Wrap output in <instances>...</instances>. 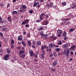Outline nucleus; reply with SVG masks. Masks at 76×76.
<instances>
[{"label": "nucleus", "mask_w": 76, "mask_h": 76, "mask_svg": "<svg viewBox=\"0 0 76 76\" xmlns=\"http://www.w3.org/2000/svg\"><path fill=\"white\" fill-rule=\"evenodd\" d=\"M70 53V50H64L63 52V54L66 55V57H69Z\"/></svg>", "instance_id": "f257e3e1"}, {"label": "nucleus", "mask_w": 76, "mask_h": 76, "mask_svg": "<svg viewBox=\"0 0 76 76\" xmlns=\"http://www.w3.org/2000/svg\"><path fill=\"white\" fill-rule=\"evenodd\" d=\"M40 35H41V37H42L43 38H45V39H48V38L47 37L48 36V34H44L43 33H40Z\"/></svg>", "instance_id": "f03ea898"}, {"label": "nucleus", "mask_w": 76, "mask_h": 76, "mask_svg": "<svg viewBox=\"0 0 76 76\" xmlns=\"http://www.w3.org/2000/svg\"><path fill=\"white\" fill-rule=\"evenodd\" d=\"M29 23V20H24L22 23V25H26Z\"/></svg>", "instance_id": "7ed1b4c3"}, {"label": "nucleus", "mask_w": 76, "mask_h": 76, "mask_svg": "<svg viewBox=\"0 0 76 76\" xmlns=\"http://www.w3.org/2000/svg\"><path fill=\"white\" fill-rule=\"evenodd\" d=\"M57 33H58V37H60L61 36V34H63V31H62V30H58L57 31Z\"/></svg>", "instance_id": "20e7f679"}, {"label": "nucleus", "mask_w": 76, "mask_h": 76, "mask_svg": "<svg viewBox=\"0 0 76 76\" xmlns=\"http://www.w3.org/2000/svg\"><path fill=\"white\" fill-rule=\"evenodd\" d=\"M29 53H30V55L31 57H33L34 55V53L32 50H29Z\"/></svg>", "instance_id": "39448f33"}, {"label": "nucleus", "mask_w": 76, "mask_h": 76, "mask_svg": "<svg viewBox=\"0 0 76 76\" xmlns=\"http://www.w3.org/2000/svg\"><path fill=\"white\" fill-rule=\"evenodd\" d=\"M9 57V54H7L6 55H5L4 57V59L5 60H8V57Z\"/></svg>", "instance_id": "423d86ee"}, {"label": "nucleus", "mask_w": 76, "mask_h": 76, "mask_svg": "<svg viewBox=\"0 0 76 76\" xmlns=\"http://www.w3.org/2000/svg\"><path fill=\"white\" fill-rule=\"evenodd\" d=\"M58 63V61H54L52 64L53 67H54L56 65H57Z\"/></svg>", "instance_id": "0eeeda50"}, {"label": "nucleus", "mask_w": 76, "mask_h": 76, "mask_svg": "<svg viewBox=\"0 0 76 76\" xmlns=\"http://www.w3.org/2000/svg\"><path fill=\"white\" fill-rule=\"evenodd\" d=\"M50 6L51 7H53V8H54V9H56V6L55 5H53L54 4L53 3V2H51L50 3Z\"/></svg>", "instance_id": "6e6552de"}, {"label": "nucleus", "mask_w": 76, "mask_h": 76, "mask_svg": "<svg viewBox=\"0 0 76 76\" xmlns=\"http://www.w3.org/2000/svg\"><path fill=\"white\" fill-rule=\"evenodd\" d=\"M48 21H47V20H46V21H44L43 22V23H42V25H47L48 24Z\"/></svg>", "instance_id": "1a4fd4ad"}, {"label": "nucleus", "mask_w": 76, "mask_h": 76, "mask_svg": "<svg viewBox=\"0 0 76 76\" xmlns=\"http://www.w3.org/2000/svg\"><path fill=\"white\" fill-rule=\"evenodd\" d=\"M75 48H76V46H75V45H74L71 47V48H70V49L71 50H75Z\"/></svg>", "instance_id": "9d476101"}, {"label": "nucleus", "mask_w": 76, "mask_h": 76, "mask_svg": "<svg viewBox=\"0 0 76 76\" xmlns=\"http://www.w3.org/2000/svg\"><path fill=\"white\" fill-rule=\"evenodd\" d=\"M18 40L19 41H21V40L22 39V37L20 35L18 36Z\"/></svg>", "instance_id": "9b49d317"}, {"label": "nucleus", "mask_w": 76, "mask_h": 76, "mask_svg": "<svg viewBox=\"0 0 76 76\" xmlns=\"http://www.w3.org/2000/svg\"><path fill=\"white\" fill-rule=\"evenodd\" d=\"M60 25H67V23H66V21H64L63 23L62 22L60 23Z\"/></svg>", "instance_id": "f8f14e48"}, {"label": "nucleus", "mask_w": 76, "mask_h": 76, "mask_svg": "<svg viewBox=\"0 0 76 76\" xmlns=\"http://www.w3.org/2000/svg\"><path fill=\"white\" fill-rule=\"evenodd\" d=\"M62 20H63L65 22H66V21H67L69 20V18H62L61 19Z\"/></svg>", "instance_id": "ddd939ff"}, {"label": "nucleus", "mask_w": 76, "mask_h": 76, "mask_svg": "<svg viewBox=\"0 0 76 76\" xmlns=\"http://www.w3.org/2000/svg\"><path fill=\"white\" fill-rule=\"evenodd\" d=\"M75 30V28H71L69 29V32H72L74 31Z\"/></svg>", "instance_id": "4468645a"}, {"label": "nucleus", "mask_w": 76, "mask_h": 76, "mask_svg": "<svg viewBox=\"0 0 76 76\" xmlns=\"http://www.w3.org/2000/svg\"><path fill=\"white\" fill-rule=\"evenodd\" d=\"M62 47L63 48H65V49H66L67 48H68V47H67V46L66 44L63 45H62Z\"/></svg>", "instance_id": "2eb2a0df"}, {"label": "nucleus", "mask_w": 76, "mask_h": 76, "mask_svg": "<svg viewBox=\"0 0 76 76\" xmlns=\"http://www.w3.org/2000/svg\"><path fill=\"white\" fill-rule=\"evenodd\" d=\"M20 57H22L23 58H24L25 57V54H23L20 56Z\"/></svg>", "instance_id": "dca6fc26"}, {"label": "nucleus", "mask_w": 76, "mask_h": 76, "mask_svg": "<svg viewBox=\"0 0 76 76\" xmlns=\"http://www.w3.org/2000/svg\"><path fill=\"white\" fill-rule=\"evenodd\" d=\"M37 45H41V41L39 40H38L37 41Z\"/></svg>", "instance_id": "f3484780"}, {"label": "nucleus", "mask_w": 76, "mask_h": 76, "mask_svg": "<svg viewBox=\"0 0 76 76\" xmlns=\"http://www.w3.org/2000/svg\"><path fill=\"white\" fill-rule=\"evenodd\" d=\"M63 37H66V31L64 32L63 34Z\"/></svg>", "instance_id": "a211bd4d"}, {"label": "nucleus", "mask_w": 76, "mask_h": 76, "mask_svg": "<svg viewBox=\"0 0 76 76\" xmlns=\"http://www.w3.org/2000/svg\"><path fill=\"white\" fill-rule=\"evenodd\" d=\"M22 44L23 47H25L26 46V44H25V42L22 41Z\"/></svg>", "instance_id": "6ab92c4d"}, {"label": "nucleus", "mask_w": 76, "mask_h": 76, "mask_svg": "<svg viewBox=\"0 0 76 76\" xmlns=\"http://www.w3.org/2000/svg\"><path fill=\"white\" fill-rule=\"evenodd\" d=\"M51 38H52V39H54V40H56V39H57V37L54 36H52Z\"/></svg>", "instance_id": "aec40b11"}, {"label": "nucleus", "mask_w": 76, "mask_h": 76, "mask_svg": "<svg viewBox=\"0 0 76 76\" xmlns=\"http://www.w3.org/2000/svg\"><path fill=\"white\" fill-rule=\"evenodd\" d=\"M53 46H54V44L53 45L51 44H50L49 45V47L50 48H52L53 47Z\"/></svg>", "instance_id": "412c9836"}, {"label": "nucleus", "mask_w": 76, "mask_h": 76, "mask_svg": "<svg viewBox=\"0 0 76 76\" xmlns=\"http://www.w3.org/2000/svg\"><path fill=\"white\" fill-rule=\"evenodd\" d=\"M39 3L38 2H37L34 4V7H35L37 5V4H39Z\"/></svg>", "instance_id": "4be33fe9"}, {"label": "nucleus", "mask_w": 76, "mask_h": 76, "mask_svg": "<svg viewBox=\"0 0 76 76\" xmlns=\"http://www.w3.org/2000/svg\"><path fill=\"white\" fill-rule=\"evenodd\" d=\"M7 53H8V54H10V52L11 51V50H10L9 49H7Z\"/></svg>", "instance_id": "5701e85b"}, {"label": "nucleus", "mask_w": 76, "mask_h": 76, "mask_svg": "<svg viewBox=\"0 0 76 76\" xmlns=\"http://www.w3.org/2000/svg\"><path fill=\"white\" fill-rule=\"evenodd\" d=\"M22 7L23 9H26V6H25V5H22Z\"/></svg>", "instance_id": "b1692460"}, {"label": "nucleus", "mask_w": 76, "mask_h": 76, "mask_svg": "<svg viewBox=\"0 0 76 76\" xmlns=\"http://www.w3.org/2000/svg\"><path fill=\"white\" fill-rule=\"evenodd\" d=\"M66 45L68 47H69L70 46V43L69 42H68L67 43H66Z\"/></svg>", "instance_id": "393cba45"}, {"label": "nucleus", "mask_w": 76, "mask_h": 76, "mask_svg": "<svg viewBox=\"0 0 76 76\" xmlns=\"http://www.w3.org/2000/svg\"><path fill=\"white\" fill-rule=\"evenodd\" d=\"M28 45L29 46H31V41L30 40L28 41Z\"/></svg>", "instance_id": "a878e982"}, {"label": "nucleus", "mask_w": 76, "mask_h": 76, "mask_svg": "<svg viewBox=\"0 0 76 76\" xmlns=\"http://www.w3.org/2000/svg\"><path fill=\"white\" fill-rule=\"evenodd\" d=\"M53 54L55 57H57V54H56V52L55 51L53 52Z\"/></svg>", "instance_id": "bb28decb"}, {"label": "nucleus", "mask_w": 76, "mask_h": 76, "mask_svg": "<svg viewBox=\"0 0 76 76\" xmlns=\"http://www.w3.org/2000/svg\"><path fill=\"white\" fill-rule=\"evenodd\" d=\"M8 19L9 22H10L12 20V18L8 17Z\"/></svg>", "instance_id": "cd10ccee"}, {"label": "nucleus", "mask_w": 76, "mask_h": 76, "mask_svg": "<svg viewBox=\"0 0 76 76\" xmlns=\"http://www.w3.org/2000/svg\"><path fill=\"white\" fill-rule=\"evenodd\" d=\"M45 15V13H42L40 15V16H44Z\"/></svg>", "instance_id": "c85d7f7f"}, {"label": "nucleus", "mask_w": 76, "mask_h": 76, "mask_svg": "<svg viewBox=\"0 0 76 76\" xmlns=\"http://www.w3.org/2000/svg\"><path fill=\"white\" fill-rule=\"evenodd\" d=\"M12 13L13 15H14V14H17V13H18V12L14 11L12 12Z\"/></svg>", "instance_id": "c756f323"}, {"label": "nucleus", "mask_w": 76, "mask_h": 76, "mask_svg": "<svg viewBox=\"0 0 76 76\" xmlns=\"http://www.w3.org/2000/svg\"><path fill=\"white\" fill-rule=\"evenodd\" d=\"M60 50V49L59 48H57L55 49L56 51H57V52H59Z\"/></svg>", "instance_id": "7c9ffc66"}, {"label": "nucleus", "mask_w": 76, "mask_h": 76, "mask_svg": "<svg viewBox=\"0 0 76 76\" xmlns=\"http://www.w3.org/2000/svg\"><path fill=\"white\" fill-rule=\"evenodd\" d=\"M40 56H41L42 58H44V54H41L40 55Z\"/></svg>", "instance_id": "2f4dec72"}, {"label": "nucleus", "mask_w": 76, "mask_h": 76, "mask_svg": "<svg viewBox=\"0 0 76 76\" xmlns=\"http://www.w3.org/2000/svg\"><path fill=\"white\" fill-rule=\"evenodd\" d=\"M11 44H12V45H13L14 44V40L13 39L11 41Z\"/></svg>", "instance_id": "473e14b6"}, {"label": "nucleus", "mask_w": 76, "mask_h": 76, "mask_svg": "<svg viewBox=\"0 0 76 76\" xmlns=\"http://www.w3.org/2000/svg\"><path fill=\"white\" fill-rule=\"evenodd\" d=\"M62 4L63 6H66V2H63L62 3Z\"/></svg>", "instance_id": "72a5a7b5"}, {"label": "nucleus", "mask_w": 76, "mask_h": 76, "mask_svg": "<svg viewBox=\"0 0 76 76\" xmlns=\"http://www.w3.org/2000/svg\"><path fill=\"white\" fill-rule=\"evenodd\" d=\"M46 7H48V9H49L48 7H51V6H50V4H47Z\"/></svg>", "instance_id": "f704fd0d"}, {"label": "nucleus", "mask_w": 76, "mask_h": 76, "mask_svg": "<svg viewBox=\"0 0 76 76\" xmlns=\"http://www.w3.org/2000/svg\"><path fill=\"white\" fill-rule=\"evenodd\" d=\"M27 37H28V38H29L30 37V34L29 33H28L26 35Z\"/></svg>", "instance_id": "c9c22d12"}, {"label": "nucleus", "mask_w": 76, "mask_h": 76, "mask_svg": "<svg viewBox=\"0 0 76 76\" xmlns=\"http://www.w3.org/2000/svg\"><path fill=\"white\" fill-rule=\"evenodd\" d=\"M44 29L43 27H40V28L38 29V31H41V30H42V29Z\"/></svg>", "instance_id": "e433bc0d"}, {"label": "nucleus", "mask_w": 76, "mask_h": 76, "mask_svg": "<svg viewBox=\"0 0 76 76\" xmlns=\"http://www.w3.org/2000/svg\"><path fill=\"white\" fill-rule=\"evenodd\" d=\"M58 45H61L62 44V42L61 41H59V42L58 43Z\"/></svg>", "instance_id": "4c0bfd02"}, {"label": "nucleus", "mask_w": 76, "mask_h": 76, "mask_svg": "<svg viewBox=\"0 0 76 76\" xmlns=\"http://www.w3.org/2000/svg\"><path fill=\"white\" fill-rule=\"evenodd\" d=\"M46 18L47 19H48V18H49V15H46Z\"/></svg>", "instance_id": "58836bf2"}, {"label": "nucleus", "mask_w": 76, "mask_h": 76, "mask_svg": "<svg viewBox=\"0 0 76 76\" xmlns=\"http://www.w3.org/2000/svg\"><path fill=\"white\" fill-rule=\"evenodd\" d=\"M22 54H23L22 50H20V53H19L20 55H22Z\"/></svg>", "instance_id": "ea45409f"}, {"label": "nucleus", "mask_w": 76, "mask_h": 76, "mask_svg": "<svg viewBox=\"0 0 76 76\" xmlns=\"http://www.w3.org/2000/svg\"><path fill=\"white\" fill-rule=\"evenodd\" d=\"M7 30V28H4L2 29V31H6Z\"/></svg>", "instance_id": "a19ab883"}, {"label": "nucleus", "mask_w": 76, "mask_h": 76, "mask_svg": "<svg viewBox=\"0 0 76 76\" xmlns=\"http://www.w3.org/2000/svg\"><path fill=\"white\" fill-rule=\"evenodd\" d=\"M42 16H40L39 17V18L40 19V20H42L43 19H42Z\"/></svg>", "instance_id": "79ce46f5"}, {"label": "nucleus", "mask_w": 76, "mask_h": 76, "mask_svg": "<svg viewBox=\"0 0 76 76\" xmlns=\"http://www.w3.org/2000/svg\"><path fill=\"white\" fill-rule=\"evenodd\" d=\"M34 57L36 58H37V57H38V55L37 54H34Z\"/></svg>", "instance_id": "37998d69"}, {"label": "nucleus", "mask_w": 76, "mask_h": 76, "mask_svg": "<svg viewBox=\"0 0 76 76\" xmlns=\"http://www.w3.org/2000/svg\"><path fill=\"white\" fill-rule=\"evenodd\" d=\"M30 13H33V11H32L31 10H29Z\"/></svg>", "instance_id": "c03bdc74"}, {"label": "nucleus", "mask_w": 76, "mask_h": 76, "mask_svg": "<svg viewBox=\"0 0 76 76\" xmlns=\"http://www.w3.org/2000/svg\"><path fill=\"white\" fill-rule=\"evenodd\" d=\"M53 46L54 47H56V48H57L58 47H59V46L58 45H55L54 44H53Z\"/></svg>", "instance_id": "a18cd8bd"}, {"label": "nucleus", "mask_w": 76, "mask_h": 76, "mask_svg": "<svg viewBox=\"0 0 76 76\" xmlns=\"http://www.w3.org/2000/svg\"><path fill=\"white\" fill-rule=\"evenodd\" d=\"M10 4L9 3L7 5V7H10Z\"/></svg>", "instance_id": "49530a36"}, {"label": "nucleus", "mask_w": 76, "mask_h": 76, "mask_svg": "<svg viewBox=\"0 0 76 76\" xmlns=\"http://www.w3.org/2000/svg\"><path fill=\"white\" fill-rule=\"evenodd\" d=\"M53 56V55L52 53H51L50 55V57H52Z\"/></svg>", "instance_id": "de8ad7c7"}, {"label": "nucleus", "mask_w": 76, "mask_h": 76, "mask_svg": "<svg viewBox=\"0 0 76 76\" xmlns=\"http://www.w3.org/2000/svg\"><path fill=\"white\" fill-rule=\"evenodd\" d=\"M29 25L28 24H26V25L25 26L26 28H28V27H29Z\"/></svg>", "instance_id": "09e8293b"}, {"label": "nucleus", "mask_w": 76, "mask_h": 76, "mask_svg": "<svg viewBox=\"0 0 76 76\" xmlns=\"http://www.w3.org/2000/svg\"><path fill=\"white\" fill-rule=\"evenodd\" d=\"M43 55H44V56H45V51L43 50Z\"/></svg>", "instance_id": "8fccbe9b"}, {"label": "nucleus", "mask_w": 76, "mask_h": 76, "mask_svg": "<svg viewBox=\"0 0 76 76\" xmlns=\"http://www.w3.org/2000/svg\"><path fill=\"white\" fill-rule=\"evenodd\" d=\"M36 22H40V20H36Z\"/></svg>", "instance_id": "3c124183"}, {"label": "nucleus", "mask_w": 76, "mask_h": 76, "mask_svg": "<svg viewBox=\"0 0 76 76\" xmlns=\"http://www.w3.org/2000/svg\"><path fill=\"white\" fill-rule=\"evenodd\" d=\"M20 48H21L20 46L17 47L18 50H20Z\"/></svg>", "instance_id": "603ef678"}, {"label": "nucleus", "mask_w": 76, "mask_h": 76, "mask_svg": "<svg viewBox=\"0 0 76 76\" xmlns=\"http://www.w3.org/2000/svg\"><path fill=\"white\" fill-rule=\"evenodd\" d=\"M0 6H1L2 7H3V4H0Z\"/></svg>", "instance_id": "864d4df0"}, {"label": "nucleus", "mask_w": 76, "mask_h": 76, "mask_svg": "<svg viewBox=\"0 0 76 76\" xmlns=\"http://www.w3.org/2000/svg\"><path fill=\"white\" fill-rule=\"evenodd\" d=\"M32 48H35V46H34V45H32Z\"/></svg>", "instance_id": "5fc2aeb1"}, {"label": "nucleus", "mask_w": 76, "mask_h": 76, "mask_svg": "<svg viewBox=\"0 0 76 76\" xmlns=\"http://www.w3.org/2000/svg\"><path fill=\"white\" fill-rule=\"evenodd\" d=\"M70 54L71 55H73V52L72 51L70 52Z\"/></svg>", "instance_id": "6e6d98bb"}, {"label": "nucleus", "mask_w": 76, "mask_h": 76, "mask_svg": "<svg viewBox=\"0 0 76 76\" xmlns=\"http://www.w3.org/2000/svg\"><path fill=\"white\" fill-rule=\"evenodd\" d=\"M70 25V22L68 21L67 22V23H66V25Z\"/></svg>", "instance_id": "4d7b16f0"}, {"label": "nucleus", "mask_w": 76, "mask_h": 76, "mask_svg": "<svg viewBox=\"0 0 76 76\" xmlns=\"http://www.w3.org/2000/svg\"><path fill=\"white\" fill-rule=\"evenodd\" d=\"M37 7L38 8V9L40 7V5H39V4H38L37 5Z\"/></svg>", "instance_id": "13d9d810"}, {"label": "nucleus", "mask_w": 76, "mask_h": 76, "mask_svg": "<svg viewBox=\"0 0 76 76\" xmlns=\"http://www.w3.org/2000/svg\"><path fill=\"white\" fill-rule=\"evenodd\" d=\"M33 44L34 45H35V44H36V42L34 41L33 42Z\"/></svg>", "instance_id": "bf43d9fd"}, {"label": "nucleus", "mask_w": 76, "mask_h": 76, "mask_svg": "<svg viewBox=\"0 0 76 76\" xmlns=\"http://www.w3.org/2000/svg\"><path fill=\"white\" fill-rule=\"evenodd\" d=\"M39 1L40 2H43L44 0H39Z\"/></svg>", "instance_id": "052dcab7"}, {"label": "nucleus", "mask_w": 76, "mask_h": 76, "mask_svg": "<svg viewBox=\"0 0 76 76\" xmlns=\"http://www.w3.org/2000/svg\"><path fill=\"white\" fill-rule=\"evenodd\" d=\"M49 51L50 53H51V49L50 48L49 49Z\"/></svg>", "instance_id": "680f3d73"}, {"label": "nucleus", "mask_w": 76, "mask_h": 76, "mask_svg": "<svg viewBox=\"0 0 76 76\" xmlns=\"http://www.w3.org/2000/svg\"><path fill=\"white\" fill-rule=\"evenodd\" d=\"M7 22V21L6 20H4L3 21V23H6Z\"/></svg>", "instance_id": "e2e57ef3"}, {"label": "nucleus", "mask_w": 76, "mask_h": 76, "mask_svg": "<svg viewBox=\"0 0 76 76\" xmlns=\"http://www.w3.org/2000/svg\"><path fill=\"white\" fill-rule=\"evenodd\" d=\"M16 60V57H14V61H15V60Z\"/></svg>", "instance_id": "0e129e2a"}, {"label": "nucleus", "mask_w": 76, "mask_h": 76, "mask_svg": "<svg viewBox=\"0 0 76 76\" xmlns=\"http://www.w3.org/2000/svg\"><path fill=\"white\" fill-rule=\"evenodd\" d=\"M51 70H52V71H55L56 70H55V69H51Z\"/></svg>", "instance_id": "69168bd1"}, {"label": "nucleus", "mask_w": 76, "mask_h": 76, "mask_svg": "<svg viewBox=\"0 0 76 76\" xmlns=\"http://www.w3.org/2000/svg\"><path fill=\"white\" fill-rule=\"evenodd\" d=\"M0 52L1 53H3V50L2 49L0 50Z\"/></svg>", "instance_id": "338daca9"}, {"label": "nucleus", "mask_w": 76, "mask_h": 76, "mask_svg": "<svg viewBox=\"0 0 76 76\" xmlns=\"http://www.w3.org/2000/svg\"><path fill=\"white\" fill-rule=\"evenodd\" d=\"M44 50V48L42 46V50Z\"/></svg>", "instance_id": "774afa93"}]
</instances>
